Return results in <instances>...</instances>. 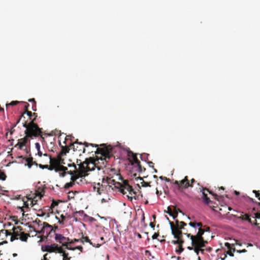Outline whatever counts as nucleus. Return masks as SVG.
<instances>
[{"mask_svg":"<svg viewBox=\"0 0 260 260\" xmlns=\"http://www.w3.org/2000/svg\"><path fill=\"white\" fill-rule=\"evenodd\" d=\"M35 146L36 149H37L38 151H39L40 150V145L39 143H35Z\"/></svg>","mask_w":260,"mask_h":260,"instance_id":"nucleus-55","label":"nucleus"},{"mask_svg":"<svg viewBox=\"0 0 260 260\" xmlns=\"http://www.w3.org/2000/svg\"><path fill=\"white\" fill-rule=\"evenodd\" d=\"M226 215H227V218L229 219H232V217H235L234 216L235 215H234L233 214H230V215H228V214H226Z\"/></svg>","mask_w":260,"mask_h":260,"instance_id":"nucleus-58","label":"nucleus"},{"mask_svg":"<svg viewBox=\"0 0 260 260\" xmlns=\"http://www.w3.org/2000/svg\"><path fill=\"white\" fill-rule=\"evenodd\" d=\"M136 180H137V181L138 180H140V181H141L140 183H141L142 186H143V187L150 186L149 182H145L143 180V179L141 177H140L136 178Z\"/></svg>","mask_w":260,"mask_h":260,"instance_id":"nucleus-30","label":"nucleus"},{"mask_svg":"<svg viewBox=\"0 0 260 260\" xmlns=\"http://www.w3.org/2000/svg\"><path fill=\"white\" fill-rule=\"evenodd\" d=\"M29 196L26 197L27 200L30 201V205L31 207H35L36 205H38V201L42 199L43 197V194L41 192L38 191L35 193V196L34 197Z\"/></svg>","mask_w":260,"mask_h":260,"instance_id":"nucleus-12","label":"nucleus"},{"mask_svg":"<svg viewBox=\"0 0 260 260\" xmlns=\"http://www.w3.org/2000/svg\"><path fill=\"white\" fill-rule=\"evenodd\" d=\"M62 155H60V154H58L57 157H55L57 160V162H58L59 165H62L63 164H64V159L62 158Z\"/></svg>","mask_w":260,"mask_h":260,"instance_id":"nucleus-33","label":"nucleus"},{"mask_svg":"<svg viewBox=\"0 0 260 260\" xmlns=\"http://www.w3.org/2000/svg\"><path fill=\"white\" fill-rule=\"evenodd\" d=\"M62 256H63V260H68V259H70V258L68 257V253H67L63 252V253L62 254Z\"/></svg>","mask_w":260,"mask_h":260,"instance_id":"nucleus-50","label":"nucleus"},{"mask_svg":"<svg viewBox=\"0 0 260 260\" xmlns=\"http://www.w3.org/2000/svg\"><path fill=\"white\" fill-rule=\"evenodd\" d=\"M64 168L66 169L59 170V171L58 172H59L60 177H64L67 174L70 175V172L73 171V170H70V171H69L66 167H64Z\"/></svg>","mask_w":260,"mask_h":260,"instance_id":"nucleus-26","label":"nucleus"},{"mask_svg":"<svg viewBox=\"0 0 260 260\" xmlns=\"http://www.w3.org/2000/svg\"><path fill=\"white\" fill-rule=\"evenodd\" d=\"M128 195H127L128 198L131 200L132 201V199L134 198L135 200H137L138 197H136L137 192L134 191V189L132 188V189L129 191Z\"/></svg>","mask_w":260,"mask_h":260,"instance_id":"nucleus-24","label":"nucleus"},{"mask_svg":"<svg viewBox=\"0 0 260 260\" xmlns=\"http://www.w3.org/2000/svg\"><path fill=\"white\" fill-rule=\"evenodd\" d=\"M70 149L67 146L62 147L61 150L59 154L60 155H64L69 152Z\"/></svg>","mask_w":260,"mask_h":260,"instance_id":"nucleus-31","label":"nucleus"},{"mask_svg":"<svg viewBox=\"0 0 260 260\" xmlns=\"http://www.w3.org/2000/svg\"><path fill=\"white\" fill-rule=\"evenodd\" d=\"M145 253L146 255H151L150 251L148 250H145Z\"/></svg>","mask_w":260,"mask_h":260,"instance_id":"nucleus-63","label":"nucleus"},{"mask_svg":"<svg viewBox=\"0 0 260 260\" xmlns=\"http://www.w3.org/2000/svg\"><path fill=\"white\" fill-rule=\"evenodd\" d=\"M189 225L193 229L192 231L194 230V233H196L197 228L202 226V223L201 222H190Z\"/></svg>","mask_w":260,"mask_h":260,"instance_id":"nucleus-25","label":"nucleus"},{"mask_svg":"<svg viewBox=\"0 0 260 260\" xmlns=\"http://www.w3.org/2000/svg\"><path fill=\"white\" fill-rule=\"evenodd\" d=\"M29 106V104H26V105L24 106V112L21 114V118H22V117H24L25 118V117H24V114H25V113L26 112V110H28V107Z\"/></svg>","mask_w":260,"mask_h":260,"instance_id":"nucleus-44","label":"nucleus"},{"mask_svg":"<svg viewBox=\"0 0 260 260\" xmlns=\"http://www.w3.org/2000/svg\"><path fill=\"white\" fill-rule=\"evenodd\" d=\"M23 207L21 208V211H22L23 212H24V210H23V208H29V206H30V204H28V203L27 202V201H25L24 200H23Z\"/></svg>","mask_w":260,"mask_h":260,"instance_id":"nucleus-36","label":"nucleus"},{"mask_svg":"<svg viewBox=\"0 0 260 260\" xmlns=\"http://www.w3.org/2000/svg\"><path fill=\"white\" fill-rule=\"evenodd\" d=\"M42 224H43V227H42L41 231L38 232L39 233H41L43 232V230H44L47 228H49L50 229V233L52 232L53 231V230H54V229H53V226L52 225H50L47 222H43L42 223Z\"/></svg>","mask_w":260,"mask_h":260,"instance_id":"nucleus-27","label":"nucleus"},{"mask_svg":"<svg viewBox=\"0 0 260 260\" xmlns=\"http://www.w3.org/2000/svg\"><path fill=\"white\" fill-rule=\"evenodd\" d=\"M28 141V138L26 136L21 139L18 140V143L15 145V147H18V149L21 150L25 146Z\"/></svg>","mask_w":260,"mask_h":260,"instance_id":"nucleus-17","label":"nucleus"},{"mask_svg":"<svg viewBox=\"0 0 260 260\" xmlns=\"http://www.w3.org/2000/svg\"><path fill=\"white\" fill-rule=\"evenodd\" d=\"M174 209H173V214L175 215H177V216H178V212H182V211L178 208H177L175 206H174Z\"/></svg>","mask_w":260,"mask_h":260,"instance_id":"nucleus-40","label":"nucleus"},{"mask_svg":"<svg viewBox=\"0 0 260 260\" xmlns=\"http://www.w3.org/2000/svg\"><path fill=\"white\" fill-rule=\"evenodd\" d=\"M221 207L222 208H219V212L221 215L228 214L229 213V211L232 210L231 207H228L226 205L221 206Z\"/></svg>","mask_w":260,"mask_h":260,"instance_id":"nucleus-18","label":"nucleus"},{"mask_svg":"<svg viewBox=\"0 0 260 260\" xmlns=\"http://www.w3.org/2000/svg\"><path fill=\"white\" fill-rule=\"evenodd\" d=\"M66 169L63 165H59L57 160L55 157H52L50 156V165L49 170H54L56 172H59V170Z\"/></svg>","mask_w":260,"mask_h":260,"instance_id":"nucleus-9","label":"nucleus"},{"mask_svg":"<svg viewBox=\"0 0 260 260\" xmlns=\"http://www.w3.org/2000/svg\"><path fill=\"white\" fill-rule=\"evenodd\" d=\"M19 103L18 101H12L9 104H6L7 109L8 108V107L10 106H15Z\"/></svg>","mask_w":260,"mask_h":260,"instance_id":"nucleus-41","label":"nucleus"},{"mask_svg":"<svg viewBox=\"0 0 260 260\" xmlns=\"http://www.w3.org/2000/svg\"><path fill=\"white\" fill-rule=\"evenodd\" d=\"M203 247H199V246H196L191 245V246H188L187 248L189 250H193L197 254H199L200 252L203 254L204 253L205 249H203Z\"/></svg>","mask_w":260,"mask_h":260,"instance_id":"nucleus-20","label":"nucleus"},{"mask_svg":"<svg viewBox=\"0 0 260 260\" xmlns=\"http://www.w3.org/2000/svg\"><path fill=\"white\" fill-rule=\"evenodd\" d=\"M127 155L129 160V162L132 165H134L136 164H139V160H138L136 154L134 153L130 150H128L127 151Z\"/></svg>","mask_w":260,"mask_h":260,"instance_id":"nucleus-14","label":"nucleus"},{"mask_svg":"<svg viewBox=\"0 0 260 260\" xmlns=\"http://www.w3.org/2000/svg\"><path fill=\"white\" fill-rule=\"evenodd\" d=\"M26 161L27 163V166L29 168H30L31 166L35 164L36 165H38V164L36 162L33 161L32 157H28L26 159Z\"/></svg>","mask_w":260,"mask_h":260,"instance_id":"nucleus-29","label":"nucleus"},{"mask_svg":"<svg viewBox=\"0 0 260 260\" xmlns=\"http://www.w3.org/2000/svg\"><path fill=\"white\" fill-rule=\"evenodd\" d=\"M34 223L37 224L38 225V226H40V225H43L42 224V221L39 219H36L34 221Z\"/></svg>","mask_w":260,"mask_h":260,"instance_id":"nucleus-49","label":"nucleus"},{"mask_svg":"<svg viewBox=\"0 0 260 260\" xmlns=\"http://www.w3.org/2000/svg\"><path fill=\"white\" fill-rule=\"evenodd\" d=\"M118 177L119 179L122 181V183H117L118 186H115V187L119 188V191L123 194H125L129 192L133 187L128 184L127 180H123L121 176H118Z\"/></svg>","mask_w":260,"mask_h":260,"instance_id":"nucleus-8","label":"nucleus"},{"mask_svg":"<svg viewBox=\"0 0 260 260\" xmlns=\"http://www.w3.org/2000/svg\"><path fill=\"white\" fill-rule=\"evenodd\" d=\"M28 102L34 103V105L32 106V110L34 111H36V109L34 108V106L35 107V108H36V103L35 99H30L28 100Z\"/></svg>","mask_w":260,"mask_h":260,"instance_id":"nucleus-45","label":"nucleus"},{"mask_svg":"<svg viewBox=\"0 0 260 260\" xmlns=\"http://www.w3.org/2000/svg\"><path fill=\"white\" fill-rule=\"evenodd\" d=\"M39 167L41 168V169H47L49 170V165H41V164H40L39 165Z\"/></svg>","mask_w":260,"mask_h":260,"instance_id":"nucleus-48","label":"nucleus"},{"mask_svg":"<svg viewBox=\"0 0 260 260\" xmlns=\"http://www.w3.org/2000/svg\"><path fill=\"white\" fill-rule=\"evenodd\" d=\"M167 212L172 217L173 219H175L177 218V215H175L173 214V211L172 210V208L170 207H168V210Z\"/></svg>","mask_w":260,"mask_h":260,"instance_id":"nucleus-32","label":"nucleus"},{"mask_svg":"<svg viewBox=\"0 0 260 260\" xmlns=\"http://www.w3.org/2000/svg\"><path fill=\"white\" fill-rule=\"evenodd\" d=\"M237 252L238 253H244L247 252V250L245 249L241 250H237Z\"/></svg>","mask_w":260,"mask_h":260,"instance_id":"nucleus-62","label":"nucleus"},{"mask_svg":"<svg viewBox=\"0 0 260 260\" xmlns=\"http://www.w3.org/2000/svg\"><path fill=\"white\" fill-rule=\"evenodd\" d=\"M47 255H48V254H47V253L44 254V255L43 256V259H42V260H48L47 258Z\"/></svg>","mask_w":260,"mask_h":260,"instance_id":"nucleus-64","label":"nucleus"},{"mask_svg":"<svg viewBox=\"0 0 260 260\" xmlns=\"http://www.w3.org/2000/svg\"><path fill=\"white\" fill-rule=\"evenodd\" d=\"M27 114V115L29 116L30 120H32L31 117L32 116V115H36V113H32L31 111H29L28 110H26V112L25 113Z\"/></svg>","mask_w":260,"mask_h":260,"instance_id":"nucleus-42","label":"nucleus"},{"mask_svg":"<svg viewBox=\"0 0 260 260\" xmlns=\"http://www.w3.org/2000/svg\"><path fill=\"white\" fill-rule=\"evenodd\" d=\"M101 148L98 147L95 151L96 159L91 157L86 158V160H88L89 163L88 167L90 171L94 170L96 165L99 163L100 160L103 161V164H104V161L106 162H108V160L113 156L112 147L111 146H106L104 144L101 145Z\"/></svg>","mask_w":260,"mask_h":260,"instance_id":"nucleus-1","label":"nucleus"},{"mask_svg":"<svg viewBox=\"0 0 260 260\" xmlns=\"http://www.w3.org/2000/svg\"><path fill=\"white\" fill-rule=\"evenodd\" d=\"M93 190L96 191L98 194H102L105 193L106 187L104 184L99 182L93 186Z\"/></svg>","mask_w":260,"mask_h":260,"instance_id":"nucleus-15","label":"nucleus"},{"mask_svg":"<svg viewBox=\"0 0 260 260\" xmlns=\"http://www.w3.org/2000/svg\"><path fill=\"white\" fill-rule=\"evenodd\" d=\"M77 178V177H73V176L72 175L71 178V181L70 182L67 183L64 185V188L68 189L70 187H72L74 185Z\"/></svg>","mask_w":260,"mask_h":260,"instance_id":"nucleus-23","label":"nucleus"},{"mask_svg":"<svg viewBox=\"0 0 260 260\" xmlns=\"http://www.w3.org/2000/svg\"><path fill=\"white\" fill-rule=\"evenodd\" d=\"M18 235H19L18 234H17L16 235H11V241H13L15 239H18V238L17 236Z\"/></svg>","mask_w":260,"mask_h":260,"instance_id":"nucleus-52","label":"nucleus"},{"mask_svg":"<svg viewBox=\"0 0 260 260\" xmlns=\"http://www.w3.org/2000/svg\"><path fill=\"white\" fill-rule=\"evenodd\" d=\"M21 119H22V118H21V116H20V118L17 120V121L15 122V123L12 125H13V127H15L18 124V123L20 122V121Z\"/></svg>","mask_w":260,"mask_h":260,"instance_id":"nucleus-56","label":"nucleus"},{"mask_svg":"<svg viewBox=\"0 0 260 260\" xmlns=\"http://www.w3.org/2000/svg\"><path fill=\"white\" fill-rule=\"evenodd\" d=\"M36 118H34L29 123L25 121L23 123V126L26 128L24 134L26 137L33 138L42 136V128H40L38 125L35 123Z\"/></svg>","mask_w":260,"mask_h":260,"instance_id":"nucleus-3","label":"nucleus"},{"mask_svg":"<svg viewBox=\"0 0 260 260\" xmlns=\"http://www.w3.org/2000/svg\"><path fill=\"white\" fill-rule=\"evenodd\" d=\"M181 231L182 232V235L183 234H184V233H191V234H193V233H194V232H193L192 231V229L190 230H188L187 229H186L184 227V229H182L181 230Z\"/></svg>","mask_w":260,"mask_h":260,"instance_id":"nucleus-37","label":"nucleus"},{"mask_svg":"<svg viewBox=\"0 0 260 260\" xmlns=\"http://www.w3.org/2000/svg\"><path fill=\"white\" fill-rule=\"evenodd\" d=\"M56 252H58L59 253H63V252H65L63 250V249L61 247H59L57 245V250H56Z\"/></svg>","mask_w":260,"mask_h":260,"instance_id":"nucleus-46","label":"nucleus"},{"mask_svg":"<svg viewBox=\"0 0 260 260\" xmlns=\"http://www.w3.org/2000/svg\"><path fill=\"white\" fill-rule=\"evenodd\" d=\"M6 177L7 176L5 173L4 172L0 171V180L4 181L6 180Z\"/></svg>","mask_w":260,"mask_h":260,"instance_id":"nucleus-39","label":"nucleus"},{"mask_svg":"<svg viewBox=\"0 0 260 260\" xmlns=\"http://www.w3.org/2000/svg\"><path fill=\"white\" fill-rule=\"evenodd\" d=\"M79 241H80V239H74V240H72L71 242H69V243L70 244H71V243H73L74 242H79Z\"/></svg>","mask_w":260,"mask_h":260,"instance_id":"nucleus-57","label":"nucleus"},{"mask_svg":"<svg viewBox=\"0 0 260 260\" xmlns=\"http://www.w3.org/2000/svg\"><path fill=\"white\" fill-rule=\"evenodd\" d=\"M253 193L255 194V197L258 198V199L260 201V193L258 191L253 190Z\"/></svg>","mask_w":260,"mask_h":260,"instance_id":"nucleus-51","label":"nucleus"},{"mask_svg":"<svg viewBox=\"0 0 260 260\" xmlns=\"http://www.w3.org/2000/svg\"><path fill=\"white\" fill-rule=\"evenodd\" d=\"M55 241L59 243L62 244V246H66V248L70 249V247H69V242L70 241V239L69 238L65 237L61 234H55Z\"/></svg>","mask_w":260,"mask_h":260,"instance_id":"nucleus-11","label":"nucleus"},{"mask_svg":"<svg viewBox=\"0 0 260 260\" xmlns=\"http://www.w3.org/2000/svg\"><path fill=\"white\" fill-rule=\"evenodd\" d=\"M149 156V154L147 153H143L141 155V159L142 160L147 161L148 159V156Z\"/></svg>","mask_w":260,"mask_h":260,"instance_id":"nucleus-38","label":"nucleus"},{"mask_svg":"<svg viewBox=\"0 0 260 260\" xmlns=\"http://www.w3.org/2000/svg\"><path fill=\"white\" fill-rule=\"evenodd\" d=\"M71 175H72L73 177L78 178L75 181V183H77L78 184L82 185L86 183V180L85 179V177L86 176H82L81 175V174H78V173H74L73 174Z\"/></svg>","mask_w":260,"mask_h":260,"instance_id":"nucleus-16","label":"nucleus"},{"mask_svg":"<svg viewBox=\"0 0 260 260\" xmlns=\"http://www.w3.org/2000/svg\"><path fill=\"white\" fill-rule=\"evenodd\" d=\"M159 236L158 233H155L152 236V239H156Z\"/></svg>","mask_w":260,"mask_h":260,"instance_id":"nucleus-53","label":"nucleus"},{"mask_svg":"<svg viewBox=\"0 0 260 260\" xmlns=\"http://www.w3.org/2000/svg\"><path fill=\"white\" fill-rule=\"evenodd\" d=\"M106 182L109 186V188L111 187V184H114L115 186H118L117 182H116L114 179L111 178L106 177L103 178V183Z\"/></svg>","mask_w":260,"mask_h":260,"instance_id":"nucleus-19","label":"nucleus"},{"mask_svg":"<svg viewBox=\"0 0 260 260\" xmlns=\"http://www.w3.org/2000/svg\"><path fill=\"white\" fill-rule=\"evenodd\" d=\"M70 250H75V249H79L80 250L81 252L82 251V250H83V247L81 246H76L75 247H74V248H71L70 247Z\"/></svg>","mask_w":260,"mask_h":260,"instance_id":"nucleus-47","label":"nucleus"},{"mask_svg":"<svg viewBox=\"0 0 260 260\" xmlns=\"http://www.w3.org/2000/svg\"><path fill=\"white\" fill-rule=\"evenodd\" d=\"M255 218H260V212L255 213Z\"/></svg>","mask_w":260,"mask_h":260,"instance_id":"nucleus-59","label":"nucleus"},{"mask_svg":"<svg viewBox=\"0 0 260 260\" xmlns=\"http://www.w3.org/2000/svg\"><path fill=\"white\" fill-rule=\"evenodd\" d=\"M205 232V229H202V227H198V231L195 235L191 234V233H184V234L188 237H190L192 246L205 247L206 244L207 243V241L205 240L203 237V235Z\"/></svg>","mask_w":260,"mask_h":260,"instance_id":"nucleus-4","label":"nucleus"},{"mask_svg":"<svg viewBox=\"0 0 260 260\" xmlns=\"http://www.w3.org/2000/svg\"><path fill=\"white\" fill-rule=\"evenodd\" d=\"M60 217L61 218V220H59L58 222L59 223H62L63 221L65 220L66 217L63 215H61Z\"/></svg>","mask_w":260,"mask_h":260,"instance_id":"nucleus-54","label":"nucleus"},{"mask_svg":"<svg viewBox=\"0 0 260 260\" xmlns=\"http://www.w3.org/2000/svg\"><path fill=\"white\" fill-rule=\"evenodd\" d=\"M148 164L149 165V166L151 168H154L153 166V163L152 161H148Z\"/></svg>","mask_w":260,"mask_h":260,"instance_id":"nucleus-61","label":"nucleus"},{"mask_svg":"<svg viewBox=\"0 0 260 260\" xmlns=\"http://www.w3.org/2000/svg\"><path fill=\"white\" fill-rule=\"evenodd\" d=\"M58 204V202L57 201H56L55 200H53L52 202L51 203V205L50 206V208L52 209L54 208L55 206H57Z\"/></svg>","mask_w":260,"mask_h":260,"instance_id":"nucleus-43","label":"nucleus"},{"mask_svg":"<svg viewBox=\"0 0 260 260\" xmlns=\"http://www.w3.org/2000/svg\"><path fill=\"white\" fill-rule=\"evenodd\" d=\"M41 250L44 252H48L49 253L56 252L57 250V244L54 243L51 245H46L42 246Z\"/></svg>","mask_w":260,"mask_h":260,"instance_id":"nucleus-13","label":"nucleus"},{"mask_svg":"<svg viewBox=\"0 0 260 260\" xmlns=\"http://www.w3.org/2000/svg\"><path fill=\"white\" fill-rule=\"evenodd\" d=\"M196 182V181L193 178L189 181L188 176H186L181 181L175 180L173 184L177 185L179 190H182L188 187H192Z\"/></svg>","mask_w":260,"mask_h":260,"instance_id":"nucleus-6","label":"nucleus"},{"mask_svg":"<svg viewBox=\"0 0 260 260\" xmlns=\"http://www.w3.org/2000/svg\"><path fill=\"white\" fill-rule=\"evenodd\" d=\"M80 241L82 243H84L85 242L89 243L91 245L94 246L90 240L89 239L88 237H83L80 239Z\"/></svg>","mask_w":260,"mask_h":260,"instance_id":"nucleus-34","label":"nucleus"},{"mask_svg":"<svg viewBox=\"0 0 260 260\" xmlns=\"http://www.w3.org/2000/svg\"><path fill=\"white\" fill-rule=\"evenodd\" d=\"M242 212L240 216L234 215V216L238 219H240L242 220H247L249 222L252 223V221L249 217V216L247 214H243Z\"/></svg>","mask_w":260,"mask_h":260,"instance_id":"nucleus-21","label":"nucleus"},{"mask_svg":"<svg viewBox=\"0 0 260 260\" xmlns=\"http://www.w3.org/2000/svg\"><path fill=\"white\" fill-rule=\"evenodd\" d=\"M167 219L169 221L172 234L174 236V238L176 239V240H173L172 242L174 244L178 245V248L176 249V252L178 253H180L184 250L182 245L184 242L182 239V232L181 230L182 229H184V226H186L187 224L185 222L179 221L178 219L175 220V223L170 221L168 217H167Z\"/></svg>","mask_w":260,"mask_h":260,"instance_id":"nucleus-2","label":"nucleus"},{"mask_svg":"<svg viewBox=\"0 0 260 260\" xmlns=\"http://www.w3.org/2000/svg\"><path fill=\"white\" fill-rule=\"evenodd\" d=\"M199 190L200 192H202V198L203 199V202L206 204H209L211 202V201L210 200V199L207 196V192H209L210 194H211L215 196V199H216V197L217 196L216 194H213L212 192L206 188L204 187L203 186H201L199 188Z\"/></svg>","mask_w":260,"mask_h":260,"instance_id":"nucleus-10","label":"nucleus"},{"mask_svg":"<svg viewBox=\"0 0 260 260\" xmlns=\"http://www.w3.org/2000/svg\"><path fill=\"white\" fill-rule=\"evenodd\" d=\"M136 166L138 167V170L139 172H142L145 171V168L143 167L140 164V161H139V163L136 164Z\"/></svg>","mask_w":260,"mask_h":260,"instance_id":"nucleus-35","label":"nucleus"},{"mask_svg":"<svg viewBox=\"0 0 260 260\" xmlns=\"http://www.w3.org/2000/svg\"><path fill=\"white\" fill-rule=\"evenodd\" d=\"M225 246L228 248V251L226 252V254H229L231 256H234V254L233 252L236 251L235 248H232L231 244L229 243L226 242Z\"/></svg>","mask_w":260,"mask_h":260,"instance_id":"nucleus-22","label":"nucleus"},{"mask_svg":"<svg viewBox=\"0 0 260 260\" xmlns=\"http://www.w3.org/2000/svg\"><path fill=\"white\" fill-rule=\"evenodd\" d=\"M68 167H73V171H70V174H73L74 173H78V174H81L82 176H87L88 171H90V169L89 168V163L88 162V160H86V159L83 162H80L79 165V169H77L76 166L74 163L72 164H68Z\"/></svg>","mask_w":260,"mask_h":260,"instance_id":"nucleus-5","label":"nucleus"},{"mask_svg":"<svg viewBox=\"0 0 260 260\" xmlns=\"http://www.w3.org/2000/svg\"><path fill=\"white\" fill-rule=\"evenodd\" d=\"M29 236V234H26L23 232H21L20 234V239L22 241H27L28 237Z\"/></svg>","mask_w":260,"mask_h":260,"instance_id":"nucleus-28","label":"nucleus"},{"mask_svg":"<svg viewBox=\"0 0 260 260\" xmlns=\"http://www.w3.org/2000/svg\"><path fill=\"white\" fill-rule=\"evenodd\" d=\"M72 145L73 146V148L74 151L78 152L80 155H81L82 153L85 152V147H88L89 146L95 147H98V145L88 143L87 142H84L83 144L79 143L78 140L75 141Z\"/></svg>","mask_w":260,"mask_h":260,"instance_id":"nucleus-7","label":"nucleus"},{"mask_svg":"<svg viewBox=\"0 0 260 260\" xmlns=\"http://www.w3.org/2000/svg\"><path fill=\"white\" fill-rule=\"evenodd\" d=\"M14 127H13V125H12V127L10 131V134L11 135H12L13 134V133L15 132V129H14Z\"/></svg>","mask_w":260,"mask_h":260,"instance_id":"nucleus-60","label":"nucleus"}]
</instances>
